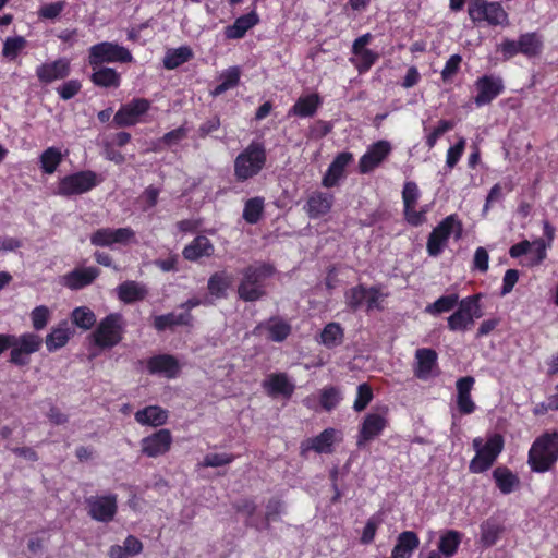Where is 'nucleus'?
I'll list each match as a JSON object with an SVG mask.
<instances>
[{
	"instance_id": "nucleus-7",
	"label": "nucleus",
	"mask_w": 558,
	"mask_h": 558,
	"mask_svg": "<svg viewBox=\"0 0 558 558\" xmlns=\"http://www.w3.org/2000/svg\"><path fill=\"white\" fill-rule=\"evenodd\" d=\"M462 223L457 219L456 215L446 217L428 236V254L430 256H437L442 251L451 233L454 234L456 239H460L462 236Z\"/></svg>"
},
{
	"instance_id": "nucleus-45",
	"label": "nucleus",
	"mask_w": 558,
	"mask_h": 558,
	"mask_svg": "<svg viewBox=\"0 0 558 558\" xmlns=\"http://www.w3.org/2000/svg\"><path fill=\"white\" fill-rule=\"evenodd\" d=\"M501 532L502 526L498 522L487 520L481 524V542L484 546L490 547L497 542Z\"/></svg>"
},
{
	"instance_id": "nucleus-39",
	"label": "nucleus",
	"mask_w": 558,
	"mask_h": 558,
	"mask_svg": "<svg viewBox=\"0 0 558 558\" xmlns=\"http://www.w3.org/2000/svg\"><path fill=\"white\" fill-rule=\"evenodd\" d=\"M497 487L502 494H510L519 485V478L507 468H496L493 472Z\"/></svg>"
},
{
	"instance_id": "nucleus-23",
	"label": "nucleus",
	"mask_w": 558,
	"mask_h": 558,
	"mask_svg": "<svg viewBox=\"0 0 558 558\" xmlns=\"http://www.w3.org/2000/svg\"><path fill=\"white\" fill-rule=\"evenodd\" d=\"M416 364L414 374L417 378L426 380L434 375L437 367V353L433 349H418L415 352Z\"/></svg>"
},
{
	"instance_id": "nucleus-27",
	"label": "nucleus",
	"mask_w": 558,
	"mask_h": 558,
	"mask_svg": "<svg viewBox=\"0 0 558 558\" xmlns=\"http://www.w3.org/2000/svg\"><path fill=\"white\" fill-rule=\"evenodd\" d=\"M320 105L322 98L316 93L301 96L289 110V114L300 118H311L315 116Z\"/></svg>"
},
{
	"instance_id": "nucleus-15",
	"label": "nucleus",
	"mask_w": 558,
	"mask_h": 558,
	"mask_svg": "<svg viewBox=\"0 0 558 558\" xmlns=\"http://www.w3.org/2000/svg\"><path fill=\"white\" fill-rule=\"evenodd\" d=\"M149 106V101L144 98L133 99L116 112L113 116L114 125L124 128L136 124L140 117L148 111Z\"/></svg>"
},
{
	"instance_id": "nucleus-58",
	"label": "nucleus",
	"mask_w": 558,
	"mask_h": 558,
	"mask_svg": "<svg viewBox=\"0 0 558 558\" xmlns=\"http://www.w3.org/2000/svg\"><path fill=\"white\" fill-rule=\"evenodd\" d=\"M32 324L36 330H41L46 327L49 318V310L41 305L32 311Z\"/></svg>"
},
{
	"instance_id": "nucleus-16",
	"label": "nucleus",
	"mask_w": 558,
	"mask_h": 558,
	"mask_svg": "<svg viewBox=\"0 0 558 558\" xmlns=\"http://www.w3.org/2000/svg\"><path fill=\"white\" fill-rule=\"evenodd\" d=\"M172 444V435L169 429H159L150 436L142 439V453L156 458L167 453Z\"/></svg>"
},
{
	"instance_id": "nucleus-46",
	"label": "nucleus",
	"mask_w": 558,
	"mask_h": 558,
	"mask_svg": "<svg viewBox=\"0 0 558 558\" xmlns=\"http://www.w3.org/2000/svg\"><path fill=\"white\" fill-rule=\"evenodd\" d=\"M264 210V199L262 197H254L248 199L243 209V219L251 223H257Z\"/></svg>"
},
{
	"instance_id": "nucleus-9",
	"label": "nucleus",
	"mask_w": 558,
	"mask_h": 558,
	"mask_svg": "<svg viewBox=\"0 0 558 558\" xmlns=\"http://www.w3.org/2000/svg\"><path fill=\"white\" fill-rule=\"evenodd\" d=\"M387 413L388 408L385 407L381 412H371L364 416L356 438L357 448H364L384 432L388 426Z\"/></svg>"
},
{
	"instance_id": "nucleus-38",
	"label": "nucleus",
	"mask_w": 558,
	"mask_h": 558,
	"mask_svg": "<svg viewBox=\"0 0 558 558\" xmlns=\"http://www.w3.org/2000/svg\"><path fill=\"white\" fill-rule=\"evenodd\" d=\"M193 58V51L189 46H181L169 49L163 58V66L167 70H174Z\"/></svg>"
},
{
	"instance_id": "nucleus-51",
	"label": "nucleus",
	"mask_w": 558,
	"mask_h": 558,
	"mask_svg": "<svg viewBox=\"0 0 558 558\" xmlns=\"http://www.w3.org/2000/svg\"><path fill=\"white\" fill-rule=\"evenodd\" d=\"M26 45L27 41L23 36L8 37L3 43L2 56L7 59L14 60Z\"/></svg>"
},
{
	"instance_id": "nucleus-35",
	"label": "nucleus",
	"mask_w": 558,
	"mask_h": 558,
	"mask_svg": "<svg viewBox=\"0 0 558 558\" xmlns=\"http://www.w3.org/2000/svg\"><path fill=\"white\" fill-rule=\"evenodd\" d=\"M167 418V411L157 405L146 407L135 413V420L142 425L160 426Z\"/></svg>"
},
{
	"instance_id": "nucleus-5",
	"label": "nucleus",
	"mask_w": 558,
	"mask_h": 558,
	"mask_svg": "<svg viewBox=\"0 0 558 558\" xmlns=\"http://www.w3.org/2000/svg\"><path fill=\"white\" fill-rule=\"evenodd\" d=\"M133 59L125 47L117 43L102 41L92 46L88 50V64L90 66L102 65L104 63L121 62L128 63Z\"/></svg>"
},
{
	"instance_id": "nucleus-11",
	"label": "nucleus",
	"mask_w": 558,
	"mask_h": 558,
	"mask_svg": "<svg viewBox=\"0 0 558 558\" xmlns=\"http://www.w3.org/2000/svg\"><path fill=\"white\" fill-rule=\"evenodd\" d=\"M88 515L98 522L108 523L113 520L117 510V495L92 496L86 499Z\"/></svg>"
},
{
	"instance_id": "nucleus-8",
	"label": "nucleus",
	"mask_w": 558,
	"mask_h": 558,
	"mask_svg": "<svg viewBox=\"0 0 558 558\" xmlns=\"http://www.w3.org/2000/svg\"><path fill=\"white\" fill-rule=\"evenodd\" d=\"M480 294L463 299L459 308L448 317V327L452 331H464L469 329L475 318L483 316L481 305L478 303Z\"/></svg>"
},
{
	"instance_id": "nucleus-12",
	"label": "nucleus",
	"mask_w": 558,
	"mask_h": 558,
	"mask_svg": "<svg viewBox=\"0 0 558 558\" xmlns=\"http://www.w3.org/2000/svg\"><path fill=\"white\" fill-rule=\"evenodd\" d=\"M547 244L544 239H536L532 242L523 240L509 250L513 258L525 257V265L535 266L541 264L546 257Z\"/></svg>"
},
{
	"instance_id": "nucleus-14",
	"label": "nucleus",
	"mask_w": 558,
	"mask_h": 558,
	"mask_svg": "<svg viewBox=\"0 0 558 558\" xmlns=\"http://www.w3.org/2000/svg\"><path fill=\"white\" fill-rule=\"evenodd\" d=\"M347 304L356 310L362 305H366L367 311L379 308V302L384 294L377 287L366 288L359 284L347 292Z\"/></svg>"
},
{
	"instance_id": "nucleus-61",
	"label": "nucleus",
	"mask_w": 558,
	"mask_h": 558,
	"mask_svg": "<svg viewBox=\"0 0 558 558\" xmlns=\"http://www.w3.org/2000/svg\"><path fill=\"white\" fill-rule=\"evenodd\" d=\"M187 136V129L184 125L179 126L168 133H166L159 142H162L167 146H172L181 142Z\"/></svg>"
},
{
	"instance_id": "nucleus-55",
	"label": "nucleus",
	"mask_w": 558,
	"mask_h": 558,
	"mask_svg": "<svg viewBox=\"0 0 558 558\" xmlns=\"http://www.w3.org/2000/svg\"><path fill=\"white\" fill-rule=\"evenodd\" d=\"M465 147V138L460 137L459 141L451 146L447 151L446 165L449 169H452L462 156Z\"/></svg>"
},
{
	"instance_id": "nucleus-24",
	"label": "nucleus",
	"mask_w": 558,
	"mask_h": 558,
	"mask_svg": "<svg viewBox=\"0 0 558 558\" xmlns=\"http://www.w3.org/2000/svg\"><path fill=\"white\" fill-rule=\"evenodd\" d=\"M336 430L333 428H326L319 435L308 438L301 445V454L305 456L308 450H314L317 453H331L332 445L335 441Z\"/></svg>"
},
{
	"instance_id": "nucleus-28",
	"label": "nucleus",
	"mask_w": 558,
	"mask_h": 558,
	"mask_svg": "<svg viewBox=\"0 0 558 558\" xmlns=\"http://www.w3.org/2000/svg\"><path fill=\"white\" fill-rule=\"evenodd\" d=\"M351 160V153L343 151L338 154L323 178V185L326 187L335 186L339 179L343 175L344 169Z\"/></svg>"
},
{
	"instance_id": "nucleus-50",
	"label": "nucleus",
	"mask_w": 558,
	"mask_h": 558,
	"mask_svg": "<svg viewBox=\"0 0 558 558\" xmlns=\"http://www.w3.org/2000/svg\"><path fill=\"white\" fill-rule=\"evenodd\" d=\"M341 399V391L335 386H327L320 391V405L327 412L333 410Z\"/></svg>"
},
{
	"instance_id": "nucleus-10",
	"label": "nucleus",
	"mask_w": 558,
	"mask_h": 558,
	"mask_svg": "<svg viewBox=\"0 0 558 558\" xmlns=\"http://www.w3.org/2000/svg\"><path fill=\"white\" fill-rule=\"evenodd\" d=\"M97 184L98 181L95 172L89 170L81 171L64 177L58 185V193L64 196L83 194L95 187Z\"/></svg>"
},
{
	"instance_id": "nucleus-54",
	"label": "nucleus",
	"mask_w": 558,
	"mask_h": 558,
	"mask_svg": "<svg viewBox=\"0 0 558 558\" xmlns=\"http://www.w3.org/2000/svg\"><path fill=\"white\" fill-rule=\"evenodd\" d=\"M373 400V390L371 386L363 383L357 386L356 399L353 404V409L356 412H362L366 409L369 402Z\"/></svg>"
},
{
	"instance_id": "nucleus-62",
	"label": "nucleus",
	"mask_w": 558,
	"mask_h": 558,
	"mask_svg": "<svg viewBox=\"0 0 558 558\" xmlns=\"http://www.w3.org/2000/svg\"><path fill=\"white\" fill-rule=\"evenodd\" d=\"M81 87L80 81L70 80L58 88V93L63 100H69L80 92Z\"/></svg>"
},
{
	"instance_id": "nucleus-18",
	"label": "nucleus",
	"mask_w": 558,
	"mask_h": 558,
	"mask_svg": "<svg viewBox=\"0 0 558 558\" xmlns=\"http://www.w3.org/2000/svg\"><path fill=\"white\" fill-rule=\"evenodd\" d=\"M475 86L478 90L474 101L476 106L481 107L492 102L504 90V83L500 77L484 75L480 77Z\"/></svg>"
},
{
	"instance_id": "nucleus-30",
	"label": "nucleus",
	"mask_w": 558,
	"mask_h": 558,
	"mask_svg": "<svg viewBox=\"0 0 558 558\" xmlns=\"http://www.w3.org/2000/svg\"><path fill=\"white\" fill-rule=\"evenodd\" d=\"M418 546L420 539L416 533L404 531L399 534L390 558H411Z\"/></svg>"
},
{
	"instance_id": "nucleus-56",
	"label": "nucleus",
	"mask_w": 558,
	"mask_h": 558,
	"mask_svg": "<svg viewBox=\"0 0 558 558\" xmlns=\"http://www.w3.org/2000/svg\"><path fill=\"white\" fill-rule=\"evenodd\" d=\"M454 124L452 121L440 120L438 122V125L426 137V144L428 148H433L437 140L447 131L451 130Z\"/></svg>"
},
{
	"instance_id": "nucleus-21",
	"label": "nucleus",
	"mask_w": 558,
	"mask_h": 558,
	"mask_svg": "<svg viewBox=\"0 0 558 558\" xmlns=\"http://www.w3.org/2000/svg\"><path fill=\"white\" fill-rule=\"evenodd\" d=\"M402 198L404 203V214L409 223L418 226L424 221V214L414 210L418 198V189L416 183L407 182L403 187Z\"/></svg>"
},
{
	"instance_id": "nucleus-41",
	"label": "nucleus",
	"mask_w": 558,
	"mask_h": 558,
	"mask_svg": "<svg viewBox=\"0 0 558 558\" xmlns=\"http://www.w3.org/2000/svg\"><path fill=\"white\" fill-rule=\"evenodd\" d=\"M462 539V534L458 531H447L441 535L438 544L439 551L446 557H452Z\"/></svg>"
},
{
	"instance_id": "nucleus-26",
	"label": "nucleus",
	"mask_w": 558,
	"mask_h": 558,
	"mask_svg": "<svg viewBox=\"0 0 558 558\" xmlns=\"http://www.w3.org/2000/svg\"><path fill=\"white\" fill-rule=\"evenodd\" d=\"M333 196L328 193L314 192L307 199L305 210L310 218L316 219L330 211Z\"/></svg>"
},
{
	"instance_id": "nucleus-25",
	"label": "nucleus",
	"mask_w": 558,
	"mask_h": 558,
	"mask_svg": "<svg viewBox=\"0 0 558 558\" xmlns=\"http://www.w3.org/2000/svg\"><path fill=\"white\" fill-rule=\"evenodd\" d=\"M263 387L269 396L280 395L284 398H290L295 389L294 384L289 379L286 373L270 374L263 383Z\"/></svg>"
},
{
	"instance_id": "nucleus-42",
	"label": "nucleus",
	"mask_w": 558,
	"mask_h": 558,
	"mask_svg": "<svg viewBox=\"0 0 558 558\" xmlns=\"http://www.w3.org/2000/svg\"><path fill=\"white\" fill-rule=\"evenodd\" d=\"M62 161V154L57 147H49L39 157L40 168L44 173L52 174Z\"/></svg>"
},
{
	"instance_id": "nucleus-20",
	"label": "nucleus",
	"mask_w": 558,
	"mask_h": 558,
	"mask_svg": "<svg viewBox=\"0 0 558 558\" xmlns=\"http://www.w3.org/2000/svg\"><path fill=\"white\" fill-rule=\"evenodd\" d=\"M475 384V379L472 376H464L457 380V407L461 414L469 415L472 414L476 404L471 398V391Z\"/></svg>"
},
{
	"instance_id": "nucleus-4",
	"label": "nucleus",
	"mask_w": 558,
	"mask_h": 558,
	"mask_svg": "<svg viewBox=\"0 0 558 558\" xmlns=\"http://www.w3.org/2000/svg\"><path fill=\"white\" fill-rule=\"evenodd\" d=\"M124 325L121 314H109L100 320L92 333L95 344L101 349L117 345L122 340Z\"/></svg>"
},
{
	"instance_id": "nucleus-1",
	"label": "nucleus",
	"mask_w": 558,
	"mask_h": 558,
	"mask_svg": "<svg viewBox=\"0 0 558 558\" xmlns=\"http://www.w3.org/2000/svg\"><path fill=\"white\" fill-rule=\"evenodd\" d=\"M558 460V433L538 437L529 451V464L534 472L550 470Z\"/></svg>"
},
{
	"instance_id": "nucleus-60",
	"label": "nucleus",
	"mask_w": 558,
	"mask_h": 558,
	"mask_svg": "<svg viewBox=\"0 0 558 558\" xmlns=\"http://www.w3.org/2000/svg\"><path fill=\"white\" fill-rule=\"evenodd\" d=\"M232 461H233L232 454L209 453V454L205 456V458L202 462V465L206 466V468H208V466L215 468V466H222V465L229 464Z\"/></svg>"
},
{
	"instance_id": "nucleus-29",
	"label": "nucleus",
	"mask_w": 558,
	"mask_h": 558,
	"mask_svg": "<svg viewBox=\"0 0 558 558\" xmlns=\"http://www.w3.org/2000/svg\"><path fill=\"white\" fill-rule=\"evenodd\" d=\"M90 81L95 86L102 88H117L121 83V75L112 68L92 66Z\"/></svg>"
},
{
	"instance_id": "nucleus-33",
	"label": "nucleus",
	"mask_w": 558,
	"mask_h": 558,
	"mask_svg": "<svg viewBox=\"0 0 558 558\" xmlns=\"http://www.w3.org/2000/svg\"><path fill=\"white\" fill-rule=\"evenodd\" d=\"M193 316L190 312L180 314L168 313L165 315H158L154 318V327L158 331H163L167 328H173L175 326H190L192 324Z\"/></svg>"
},
{
	"instance_id": "nucleus-59",
	"label": "nucleus",
	"mask_w": 558,
	"mask_h": 558,
	"mask_svg": "<svg viewBox=\"0 0 558 558\" xmlns=\"http://www.w3.org/2000/svg\"><path fill=\"white\" fill-rule=\"evenodd\" d=\"M355 56L360 58V62L356 64V69L360 73L368 71L378 59V53L369 49H365Z\"/></svg>"
},
{
	"instance_id": "nucleus-36",
	"label": "nucleus",
	"mask_w": 558,
	"mask_h": 558,
	"mask_svg": "<svg viewBox=\"0 0 558 558\" xmlns=\"http://www.w3.org/2000/svg\"><path fill=\"white\" fill-rule=\"evenodd\" d=\"M72 331L70 330L69 324L66 322L61 323L58 327L53 328L46 337V348L49 352L57 351L58 349L64 347Z\"/></svg>"
},
{
	"instance_id": "nucleus-44",
	"label": "nucleus",
	"mask_w": 558,
	"mask_h": 558,
	"mask_svg": "<svg viewBox=\"0 0 558 558\" xmlns=\"http://www.w3.org/2000/svg\"><path fill=\"white\" fill-rule=\"evenodd\" d=\"M322 343L328 348H335L343 341V329L337 323H329L320 333Z\"/></svg>"
},
{
	"instance_id": "nucleus-49",
	"label": "nucleus",
	"mask_w": 558,
	"mask_h": 558,
	"mask_svg": "<svg viewBox=\"0 0 558 558\" xmlns=\"http://www.w3.org/2000/svg\"><path fill=\"white\" fill-rule=\"evenodd\" d=\"M72 320L73 324L77 327L88 330L90 329L95 323H96V316L92 310H89L86 306L76 307L72 312Z\"/></svg>"
},
{
	"instance_id": "nucleus-63",
	"label": "nucleus",
	"mask_w": 558,
	"mask_h": 558,
	"mask_svg": "<svg viewBox=\"0 0 558 558\" xmlns=\"http://www.w3.org/2000/svg\"><path fill=\"white\" fill-rule=\"evenodd\" d=\"M462 57L460 54H452L446 62L445 68L441 71V77L444 81L450 80L459 71Z\"/></svg>"
},
{
	"instance_id": "nucleus-64",
	"label": "nucleus",
	"mask_w": 558,
	"mask_h": 558,
	"mask_svg": "<svg viewBox=\"0 0 558 558\" xmlns=\"http://www.w3.org/2000/svg\"><path fill=\"white\" fill-rule=\"evenodd\" d=\"M99 276V270L96 267H82L76 268L69 272L64 279H96Z\"/></svg>"
},
{
	"instance_id": "nucleus-40",
	"label": "nucleus",
	"mask_w": 558,
	"mask_h": 558,
	"mask_svg": "<svg viewBox=\"0 0 558 558\" xmlns=\"http://www.w3.org/2000/svg\"><path fill=\"white\" fill-rule=\"evenodd\" d=\"M519 50L526 57H535L541 53L543 43L537 33H526L519 37Z\"/></svg>"
},
{
	"instance_id": "nucleus-22",
	"label": "nucleus",
	"mask_w": 558,
	"mask_h": 558,
	"mask_svg": "<svg viewBox=\"0 0 558 558\" xmlns=\"http://www.w3.org/2000/svg\"><path fill=\"white\" fill-rule=\"evenodd\" d=\"M147 368L151 374H161L167 378H174L180 372L178 360L170 354L153 356L147 362Z\"/></svg>"
},
{
	"instance_id": "nucleus-48",
	"label": "nucleus",
	"mask_w": 558,
	"mask_h": 558,
	"mask_svg": "<svg viewBox=\"0 0 558 558\" xmlns=\"http://www.w3.org/2000/svg\"><path fill=\"white\" fill-rule=\"evenodd\" d=\"M275 275L276 269L271 264L256 262L245 269L244 279H265Z\"/></svg>"
},
{
	"instance_id": "nucleus-37",
	"label": "nucleus",
	"mask_w": 558,
	"mask_h": 558,
	"mask_svg": "<svg viewBox=\"0 0 558 558\" xmlns=\"http://www.w3.org/2000/svg\"><path fill=\"white\" fill-rule=\"evenodd\" d=\"M117 291L119 299L124 303L143 300L147 294L146 288L136 281H124L117 288Z\"/></svg>"
},
{
	"instance_id": "nucleus-3",
	"label": "nucleus",
	"mask_w": 558,
	"mask_h": 558,
	"mask_svg": "<svg viewBox=\"0 0 558 558\" xmlns=\"http://www.w3.org/2000/svg\"><path fill=\"white\" fill-rule=\"evenodd\" d=\"M472 445L476 454L470 462V472L483 473L494 464L497 457L502 451L504 438L499 434H493L487 438L485 444L482 438L477 437L473 439Z\"/></svg>"
},
{
	"instance_id": "nucleus-13",
	"label": "nucleus",
	"mask_w": 558,
	"mask_h": 558,
	"mask_svg": "<svg viewBox=\"0 0 558 558\" xmlns=\"http://www.w3.org/2000/svg\"><path fill=\"white\" fill-rule=\"evenodd\" d=\"M136 242L132 228H100L90 235V243L95 246H112L113 244L128 245Z\"/></svg>"
},
{
	"instance_id": "nucleus-2",
	"label": "nucleus",
	"mask_w": 558,
	"mask_h": 558,
	"mask_svg": "<svg viewBox=\"0 0 558 558\" xmlns=\"http://www.w3.org/2000/svg\"><path fill=\"white\" fill-rule=\"evenodd\" d=\"M267 160L264 144L252 142L234 160V177L244 182L257 175L265 167Z\"/></svg>"
},
{
	"instance_id": "nucleus-47",
	"label": "nucleus",
	"mask_w": 558,
	"mask_h": 558,
	"mask_svg": "<svg viewBox=\"0 0 558 558\" xmlns=\"http://www.w3.org/2000/svg\"><path fill=\"white\" fill-rule=\"evenodd\" d=\"M13 341L14 343L12 345H17L22 351L29 355L37 352L43 343L40 336L31 332L24 333L19 338L13 336Z\"/></svg>"
},
{
	"instance_id": "nucleus-19",
	"label": "nucleus",
	"mask_w": 558,
	"mask_h": 558,
	"mask_svg": "<svg viewBox=\"0 0 558 558\" xmlns=\"http://www.w3.org/2000/svg\"><path fill=\"white\" fill-rule=\"evenodd\" d=\"M69 73L70 61L65 58H60L53 62L43 63L36 70L38 80L45 84L65 78Z\"/></svg>"
},
{
	"instance_id": "nucleus-52",
	"label": "nucleus",
	"mask_w": 558,
	"mask_h": 558,
	"mask_svg": "<svg viewBox=\"0 0 558 558\" xmlns=\"http://www.w3.org/2000/svg\"><path fill=\"white\" fill-rule=\"evenodd\" d=\"M259 281H241L238 288L239 295L244 301H256L265 293Z\"/></svg>"
},
{
	"instance_id": "nucleus-34",
	"label": "nucleus",
	"mask_w": 558,
	"mask_h": 558,
	"mask_svg": "<svg viewBox=\"0 0 558 558\" xmlns=\"http://www.w3.org/2000/svg\"><path fill=\"white\" fill-rule=\"evenodd\" d=\"M258 330L268 331V338L275 342H282L291 332V326L279 317H272L257 327Z\"/></svg>"
},
{
	"instance_id": "nucleus-32",
	"label": "nucleus",
	"mask_w": 558,
	"mask_h": 558,
	"mask_svg": "<svg viewBox=\"0 0 558 558\" xmlns=\"http://www.w3.org/2000/svg\"><path fill=\"white\" fill-rule=\"evenodd\" d=\"M214 253V246L205 235H197L182 252L187 260H197L203 256H210Z\"/></svg>"
},
{
	"instance_id": "nucleus-43",
	"label": "nucleus",
	"mask_w": 558,
	"mask_h": 558,
	"mask_svg": "<svg viewBox=\"0 0 558 558\" xmlns=\"http://www.w3.org/2000/svg\"><path fill=\"white\" fill-rule=\"evenodd\" d=\"M240 69L231 66L220 75V83L211 92L213 96H219L230 88L235 87L240 81Z\"/></svg>"
},
{
	"instance_id": "nucleus-53",
	"label": "nucleus",
	"mask_w": 558,
	"mask_h": 558,
	"mask_svg": "<svg viewBox=\"0 0 558 558\" xmlns=\"http://www.w3.org/2000/svg\"><path fill=\"white\" fill-rule=\"evenodd\" d=\"M458 303V295L457 294H448L439 298L437 301H435L433 304H429L426 307V312L430 314H440L444 312H449L452 310Z\"/></svg>"
},
{
	"instance_id": "nucleus-17",
	"label": "nucleus",
	"mask_w": 558,
	"mask_h": 558,
	"mask_svg": "<svg viewBox=\"0 0 558 558\" xmlns=\"http://www.w3.org/2000/svg\"><path fill=\"white\" fill-rule=\"evenodd\" d=\"M391 145L388 141L381 140L369 146L367 151L359 161V171L368 173L377 168L390 154Z\"/></svg>"
},
{
	"instance_id": "nucleus-6",
	"label": "nucleus",
	"mask_w": 558,
	"mask_h": 558,
	"mask_svg": "<svg viewBox=\"0 0 558 558\" xmlns=\"http://www.w3.org/2000/svg\"><path fill=\"white\" fill-rule=\"evenodd\" d=\"M468 13L473 23L487 22L493 26L508 24V13L499 2L471 0Z\"/></svg>"
},
{
	"instance_id": "nucleus-57",
	"label": "nucleus",
	"mask_w": 558,
	"mask_h": 558,
	"mask_svg": "<svg viewBox=\"0 0 558 558\" xmlns=\"http://www.w3.org/2000/svg\"><path fill=\"white\" fill-rule=\"evenodd\" d=\"M284 508L283 501L278 498H270L266 505L265 519L267 521V527H269L270 521H276L282 513Z\"/></svg>"
},
{
	"instance_id": "nucleus-31",
	"label": "nucleus",
	"mask_w": 558,
	"mask_h": 558,
	"mask_svg": "<svg viewBox=\"0 0 558 558\" xmlns=\"http://www.w3.org/2000/svg\"><path fill=\"white\" fill-rule=\"evenodd\" d=\"M259 17L255 11H251L238 17L232 25L226 27L225 35L229 39H240L245 33L258 24Z\"/></svg>"
}]
</instances>
